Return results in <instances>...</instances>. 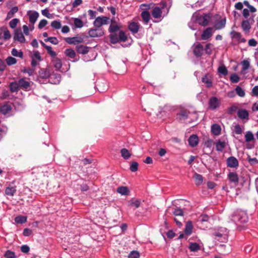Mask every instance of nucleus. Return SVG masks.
I'll use <instances>...</instances> for the list:
<instances>
[{"label":"nucleus","mask_w":258,"mask_h":258,"mask_svg":"<svg viewBox=\"0 0 258 258\" xmlns=\"http://www.w3.org/2000/svg\"><path fill=\"white\" fill-rule=\"evenodd\" d=\"M228 178L230 181L233 183L235 185L238 184L239 178L236 172H229L228 174Z\"/></svg>","instance_id":"412c9836"},{"label":"nucleus","mask_w":258,"mask_h":258,"mask_svg":"<svg viewBox=\"0 0 258 258\" xmlns=\"http://www.w3.org/2000/svg\"><path fill=\"white\" fill-rule=\"evenodd\" d=\"M188 142L191 147H195L199 143V138L196 135H192L189 137Z\"/></svg>","instance_id":"aec40b11"},{"label":"nucleus","mask_w":258,"mask_h":258,"mask_svg":"<svg viewBox=\"0 0 258 258\" xmlns=\"http://www.w3.org/2000/svg\"><path fill=\"white\" fill-rule=\"evenodd\" d=\"M118 38L119 41L122 42H125L126 41L127 37L125 33L123 31L121 30L119 32Z\"/></svg>","instance_id":"a18cd8bd"},{"label":"nucleus","mask_w":258,"mask_h":258,"mask_svg":"<svg viewBox=\"0 0 258 258\" xmlns=\"http://www.w3.org/2000/svg\"><path fill=\"white\" fill-rule=\"evenodd\" d=\"M227 166L230 168H237L239 165L238 160L234 156H230L226 160Z\"/></svg>","instance_id":"9b49d317"},{"label":"nucleus","mask_w":258,"mask_h":258,"mask_svg":"<svg viewBox=\"0 0 258 258\" xmlns=\"http://www.w3.org/2000/svg\"><path fill=\"white\" fill-rule=\"evenodd\" d=\"M245 139L246 142H250L254 140V136L252 133L250 131H247L245 135Z\"/></svg>","instance_id":"a19ab883"},{"label":"nucleus","mask_w":258,"mask_h":258,"mask_svg":"<svg viewBox=\"0 0 258 258\" xmlns=\"http://www.w3.org/2000/svg\"><path fill=\"white\" fill-rule=\"evenodd\" d=\"M171 5L167 6V3L162 1L159 6H156L152 11V15L154 18L158 19L161 17L162 13H164V16H166L169 11Z\"/></svg>","instance_id":"f257e3e1"},{"label":"nucleus","mask_w":258,"mask_h":258,"mask_svg":"<svg viewBox=\"0 0 258 258\" xmlns=\"http://www.w3.org/2000/svg\"><path fill=\"white\" fill-rule=\"evenodd\" d=\"M11 52L13 56L19 57L20 58H22L23 56V53L22 51H18L16 48H13Z\"/></svg>","instance_id":"8fccbe9b"},{"label":"nucleus","mask_w":258,"mask_h":258,"mask_svg":"<svg viewBox=\"0 0 258 258\" xmlns=\"http://www.w3.org/2000/svg\"><path fill=\"white\" fill-rule=\"evenodd\" d=\"M212 28L208 27L204 30L201 35L202 40H207L212 36Z\"/></svg>","instance_id":"a211bd4d"},{"label":"nucleus","mask_w":258,"mask_h":258,"mask_svg":"<svg viewBox=\"0 0 258 258\" xmlns=\"http://www.w3.org/2000/svg\"><path fill=\"white\" fill-rule=\"evenodd\" d=\"M202 81L208 88H210L212 86V77L209 74H206L202 78Z\"/></svg>","instance_id":"f3484780"},{"label":"nucleus","mask_w":258,"mask_h":258,"mask_svg":"<svg viewBox=\"0 0 258 258\" xmlns=\"http://www.w3.org/2000/svg\"><path fill=\"white\" fill-rule=\"evenodd\" d=\"M226 143L225 141L218 140L215 143L216 150L219 152H222L226 147Z\"/></svg>","instance_id":"393cba45"},{"label":"nucleus","mask_w":258,"mask_h":258,"mask_svg":"<svg viewBox=\"0 0 258 258\" xmlns=\"http://www.w3.org/2000/svg\"><path fill=\"white\" fill-rule=\"evenodd\" d=\"M117 192L121 195H127L130 192V190L127 186H121L117 187Z\"/></svg>","instance_id":"f704fd0d"},{"label":"nucleus","mask_w":258,"mask_h":258,"mask_svg":"<svg viewBox=\"0 0 258 258\" xmlns=\"http://www.w3.org/2000/svg\"><path fill=\"white\" fill-rule=\"evenodd\" d=\"M230 35L232 39L237 40L238 43H244L246 42V39L242 37V35L239 32L232 31Z\"/></svg>","instance_id":"1a4fd4ad"},{"label":"nucleus","mask_w":258,"mask_h":258,"mask_svg":"<svg viewBox=\"0 0 258 258\" xmlns=\"http://www.w3.org/2000/svg\"><path fill=\"white\" fill-rule=\"evenodd\" d=\"M48 23V21L45 19L41 20L38 25V28L39 29H41L45 27Z\"/></svg>","instance_id":"69168bd1"},{"label":"nucleus","mask_w":258,"mask_h":258,"mask_svg":"<svg viewBox=\"0 0 258 258\" xmlns=\"http://www.w3.org/2000/svg\"><path fill=\"white\" fill-rule=\"evenodd\" d=\"M110 23V18L106 16L97 17L93 22L95 27L101 28L102 25L108 24Z\"/></svg>","instance_id":"39448f33"},{"label":"nucleus","mask_w":258,"mask_h":258,"mask_svg":"<svg viewBox=\"0 0 258 258\" xmlns=\"http://www.w3.org/2000/svg\"><path fill=\"white\" fill-rule=\"evenodd\" d=\"M128 29L132 33H137L139 31V24L138 23L132 22L128 25Z\"/></svg>","instance_id":"a878e982"},{"label":"nucleus","mask_w":258,"mask_h":258,"mask_svg":"<svg viewBox=\"0 0 258 258\" xmlns=\"http://www.w3.org/2000/svg\"><path fill=\"white\" fill-rule=\"evenodd\" d=\"M242 71L244 72L248 69L250 67V62L248 59H244L241 62Z\"/></svg>","instance_id":"79ce46f5"},{"label":"nucleus","mask_w":258,"mask_h":258,"mask_svg":"<svg viewBox=\"0 0 258 258\" xmlns=\"http://www.w3.org/2000/svg\"><path fill=\"white\" fill-rule=\"evenodd\" d=\"M64 41L70 44L76 45L82 43L84 41V39L81 37H73L65 38Z\"/></svg>","instance_id":"9d476101"},{"label":"nucleus","mask_w":258,"mask_h":258,"mask_svg":"<svg viewBox=\"0 0 258 258\" xmlns=\"http://www.w3.org/2000/svg\"><path fill=\"white\" fill-rule=\"evenodd\" d=\"M18 83L20 88L27 89L30 87V82L24 78L19 80Z\"/></svg>","instance_id":"c756f323"},{"label":"nucleus","mask_w":258,"mask_h":258,"mask_svg":"<svg viewBox=\"0 0 258 258\" xmlns=\"http://www.w3.org/2000/svg\"><path fill=\"white\" fill-rule=\"evenodd\" d=\"M141 17L145 24H147L150 20V14L148 11H143L141 13Z\"/></svg>","instance_id":"473e14b6"},{"label":"nucleus","mask_w":258,"mask_h":258,"mask_svg":"<svg viewBox=\"0 0 258 258\" xmlns=\"http://www.w3.org/2000/svg\"><path fill=\"white\" fill-rule=\"evenodd\" d=\"M29 16V20L30 23L34 24L39 17V14L36 11H29L27 12Z\"/></svg>","instance_id":"2eb2a0df"},{"label":"nucleus","mask_w":258,"mask_h":258,"mask_svg":"<svg viewBox=\"0 0 258 258\" xmlns=\"http://www.w3.org/2000/svg\"><path fill=\"white\" fill-rule=\"evenodd\" d=\"M12 107L8 103H5L0 107V112L3 115L7 114L11 110Z\"/></svg>","instance_id":"4be33fe9"},{"label":"nucleus","mask_w":258,"mask_h":258,"mask_svg":"<svg viewBox=\"0 0 258 258\" xmlns=\"http://www.w3.org/2000/svg\"><path fill=\"white\" fill-rule=\"evenodd\" d=\"M19 89L20 87L18 81L13 82L10 84V89L12 92H17Z\"/></svg>","instance_id":"72a5a7b5"},{"label":"nucleus","mask_w":258,"mask_h":258,"mask_svg":"<svg viewBox=\"0 0 258 258\" xmlns=\"http://www.w3.org/2000/svg\"><path fill=\"white\" fill-rule=\"evenodd\" d=\"M60 80L61 75L60 74L53 73L49 76V81L52 84H58Z\"/></svg>","instance_id":"6ab92c4d"},{"label":"nucleus","mask_w":258,"mask_h":258,"mask_svg":"<svg viewBox=\"0 0 258 258\" xmlns=\"http://www.w3.org/2000/svg\"><path fill=\"white\" fill-rule=\"evenodd\" d=\"M74 25L76 27L81 28L83 26V21L79 18L74 19Z\"/></svg>","instance_id":"09e8293b"},{"label":"nucleus","mask_w":258,"mask_h":258,"mask_svg":"<svg viewBox=\"0 0 258 258\" xmlns=\"http://www.w3.org/2000/svg\"><path fill=\"white\" fill-rule=\"evenodd\" d=\"M141 201L140 199L132 198L127 202L128 206L138 208L141 205Z\"/></svg>","instance_id":"5701e85b"},{"label":"nucleus","mask_w":258,"mask_h":258,"mask_svg":"<svg viewBox=\"0 0 258 258\" xmlns=\"http://www.w3.org/2000/svg\"><path fill=\"white\" fill-rule=\"evenodd\" d=\"M45 42H50L53 44L56 45L58 43V41L57 38L55 37H50L44 39Z\"/></svg>","instance_id":"864d4df0"},{"label":"nucleus","mask_w":258,"mask_h":258,"mask_svg":"<svg viewBox=\"0 0 258 258\" xmlns=\"http://www.w3.org/2000/svg\"><path fill=\"white\" fill-rule=\"evenodd\" d=\"M241 27L245 31H248L250 29V24L247 20H244L242 22Z\"/></svg>","instance_id":"c03bdc74"},{"label":"nucleus","mask_w":258,"mask_h":258,"mask_svg":"<svg viewBox=\"0 0 258 258\" xmlns=\"http://www.w3.org/2000/svg\"><path fill=\"white\" fill-rule=\"evenodd\" d=\"M193 229L192 223L191 221H187L186 223L184 233L187 235H190L192 233Z\"/></svg>","instance_id":"c85d7f7f"},{"label":"nucleus","mask_w":258,"mask_h":258,"mask_svg":"<svg viewBox=\"0 0 258 258\" xmlns=\"http://www.w3.org/2000/svg\"><path fill=\"white\" fill-rule=\"evenodd\" d=\"M231 220L236 224L246 223L248 216L246 212L242 210H237L232 215Z\"/></svg>","instance_id":"f03ea898"},{"label":"nucleus","mask_w":258,"mask_h":258,"mask_svg":"<svg viewBox=\"0 0 258 258\" xmlns=\"http://www.w3.org/2000/svg\"><path fill=\"white\" fill-rule=\"evenodd\" d=\"M88 34L91 37H99L104 34V31L103 28L96 27V28L90 29Z\"/></svg>","instance_id":"6e6552de"},{"label":"nucleus","mask_w":258,"mask_h":258,"mask_svg":"<svg viewBox=\"0 0 258 258\" xmlns=\"http://www.w3.org/2000/svg\"><path fill=\"white\" fill-rule=\"evenodd\" d=\"M4 256L6 258H16L15 253L10 250H8L6 251Z\"/></svg>","instance_id":"603ef678"},{"label":"nucleus","mask_w":258,"mask_h":258,"mask_svg":"<svg viewBox=\"0 0 258 258\" xmlns=\"http://www.w3.org/2000/svg\"><path fill=\"white\" fill-rule=\"evenodd\" d=\"M226 19L224 18L220 21L215 23L214 28L216 30H220L224 28L226 25Z\"/></svg>","instance_id":"7c9ffc66"},{"label":"nucleus","mask_w":258,"mask_h":258,"mask_svg":"<svg viewBox=\"0 0 258 258\" xmlns=\"http://www.w3.org/2000/svg\"><path fill=\"white\" fill-rule=\"evenodd\" d=\"M230 80L231 81V82L233 83H236L239 82V77L236 74H232L230 76Z\"/></svg>","instance_id":"4d7b16f0"},{"label":"nucleus","mask_w":258,"mask_h":258,"mask_svg":"<svg viewBox=\"0 0 258 258\" xmlns=\"http://www.w3.org/2000/svg\"><path fill=\"white\" fill-rule=\"evenodd\" d=\"M120 153L121 156L125 159H128L131 156L129 151L125 148L122 149L120 151Z\"/></svg>","instance_id":"ea45409f"},{"label":"nucleus","mask_w":258,"mask_h":258,"mask_svg":"<svg viewBox=\"0 0 258 258\" xmlns=\"http://www.w3.org/2000/svg\"><path fill=\"white\" fill-rule=\"evenodd\" d=\"M221 127L220 125L215 123L211 126V132L215 136H218L221 134Z\"/></svg>","instance_id":"bb28decb"},{"label":"nucleus","mask_w":258,"mask_h":258,"mask_svg":"<svg viewBox=\"0 0 258 258\" xmlns=\"http://www.w3.org/2000/svg\"><path fill=\"white\" fill-rule=\"evenodd\" d=\"M6 62L9 66L13 65L17 62V60L15 58L12 56H9L6 59Z\"/></svg>","instance_id":"5fc2aeb1"},{"label":"nucleus","mask_w":258,"mask_h":258,"mask_svg":"<svg viewBox=\"0 0 258 258\" xmlns=\"http://www.w3.org/2000/svg\"><path fill=\"white\" fill-rule=\"evenodd\" d=\"M35 70V68L31 69L30 68H25L22 71L23 72L25 73H27L29 76L33 75L34 72Z\"/></svg>","instance_id":"0e129e2a"},{"label":"nucleus","mask_w":258,"mask_h":258,"mask_svg":"<svg viewBox=\"0 0 258 258\" xmlns=\"http://www.w3.org/2000/svg\"><path fill=\"white\" fill-rule=\"evenodd\" d=\"M19 20L17 18L13 19L9 22L10 27L14 29L16 27L17 24L18 23Z\"/></svg>","instance_id":"6e6d98bb"},{"label":"nucleus","mask_w":258,"mask_h":258,"mask_svg":"<svg viewBox=\"0 0 258 258\" xmlns=\"http://www.w3.org/2000/svg\"><path fill=\"white\" fill-rule=\"evenodd\" d=\"M234 132L237 135H240L242 134V131L240 126L239 124H236L234 126Z\"/></svg>","instance_id":"774afa93"},{"label":"nucleus","mask_w":258,"mask_h":258,"mask_svg":"<svg viewBox=\"0 0 258 258\" xmlns=\"http://www.w3.org/2000/svg\"><path fill=\"white\" fill-rule=\"evenodd\" d=\"M140 253L138 251L133 250L131 251L128 255V258H139Z\"/></svg>","instance_id":"13d9d810"},{"label":"nucleus","mask_w":258,"mask_h":258,"mask_svg":"<svg viewBox=\"0 0 258 258\" xmlns=\"http://www.w3.org/2000/svg\"><path fill=\"white\" fill-rule=\"evenodd\" d=\"M64 54L71 59H74L76 56L75 50L72 48H67L64 51Z\"/></svg>","instance_id":"c9c22d12"},{"label":"nucleus","mask_w":258,"mask_h":258,"mask_svg":"<svg viewBox=\"0 0 258 258\" xmlns=\"http://www.w3.org/2000/svg\"><path fill=\"white\" fill-rule=\"evenodd\" d=\"M212 47V44L211 43H208V44H206V45L205 46V50L206 53H207L208 54H210L212 53V49H211Z\"/></svg>","instance_id":"338daca9"},{"label":"nucleus","mask_w":258,"mask_h":258,"mask_svg":"<svg viewBox=\"0 0 258 258\" xmlns=\"http://www.w3.org/2000/svg\"><path fill=\"white\" fill-rule=\"evenodd\" d=\"M130 169L132 172H136L138 169V163L137 162H133L130 166Z\"/></svg>","instance_id":"e2e57ef3"},{"label":"nucleus","mask_w":258,"mask_h":258,"mask_svg":"<svg viewBox=\"0 0 258 258\" xmlns=\"http://www.w3.org/2000/svg\"><path fill=\"white\" fill-rule=\"evenodd\" d=\"M189 249L191 251H197L200 249V246L196 242H191L189 245Z\"/></svg>","instance_id":"4c0bfd02"},{"label":"nucleus","mask_w":258,"mask_h":258,"mask_svg":"<svg viewBox=\"0 0 258 258\" xmlns=\"http://www.w3.org/2000/svg\"><path fill=\"white\" fill-rule=\"evenodd\" d=\"M211 19V16L210 14H204L203 15H197L196 20L197 22L202 26H206L208 25Z\"/></svg>","instance_id":"20e7f679"},{"label":"nucleus","mask_w":258,"mask_h":258,"mask_svg":"<svg viewBox=\"0 0 258 258\" xmlns=\"http://www.w3.org/2000/svg\"><path fill=\"white\" fill-rule=\"evenodd\" d=\"M110 41L112 44H116L119 41V38L116 34H111L109 35Z\"/></svg>","instance_id":"37998d69"},{"label":"nucleus","mask_w":258,"mask_h":258,"mask_svg":"<svg viewBox=\"0 0 258 258\" xmlns=\"http://www.w3.org/2000/svg\"><path fill=\"white\" fill-rule=\"evenodd\" d=\"M52 63L53 66L56 70H59L62 67V63L60 59L56 57V56L52 57Z\"/></svg>","instance_id":"b1692460"},{"label":"nucleus","mask_w":258,"mask_h":258,"mask_svg":"<svg viewBox=\"0 0 258 258\" xmlns=\"http://www.w3.org/2000/svg\"><path fill=\"white\" fill-rule=\"evenodd\" d=\"M45 48L47 50L48 53L51 57L56 56V53L52 50L51 46L47 45Z\"/></svg>","instance_id":"680f3d73"},{"label":"nucleus","mask_w":258,"mask_h":258,"mask_svg":"<svg viewBox=\"0 0 258 258\" xmlns=\"http://www.w3.org/2000/svg\"><path fill=\"white\" fill-rule=\"evenodd\" d=\"M218 72L224 76H226L228 74V71L224 66H220L218 68Z\"/></svg>","instance_id":"bf43d9fd"},{"label":"nucleus","mask_w":258,"mask_h":258,"mask_svg":"<svg viewBox=\"0 0 258 258\" xmlns=\"http://www.w3.org/2000/svg\"><path fill=\"white\" fill-rule=\"evenodd\" d=\"M119 27L117 25L111 24L108 28L110 33H115L119 29Z\"/></svg>","instance_id":"3c124183"},{"label":"nucleus","mask_w":258,"mask_h":258,"mask_svg":"<svg viewBox=\"0 0 258 258\" xmlns=\"http://www.w3.org/2000/svg\"><path fill=\"white\" fill-rule=\"evenodd\" d=\"M76 50L80 54H85L89 52V47L83 45H79L76 46Z\"/></svg>","instance_id":"cd10ccee"},{"label":"nucleus","mask_w":258,"mask_h":258,"mask_svg":"<svg viewBox=\"0 0 258 258\" xmlns=\"http://www.w3.org/2000/svg\"><path fill=\"white\" fill-rule=\"evenodd\" d=\"M235 90L236 91V94L240 97H244L245 96V91L244 90L242 89L239 86H237L235 89Z\"/></svg>","instance_id":"de8ad7c7"},{"label":"nucleus","mask_w":258,"mask_h":258,"mask_svg":"<svg viewBox=\"0 0 258 258\" xmlns=\"http://www.w3.org/2000/svg\"><path fill=\"white\" fill-rule=\"evenodd\" d=\"M209 108L212 110H215L219 108L221 105V100L215 96H212L209 98Z\"/></svg>","instance_id":"423d86ee"},{"label":"nucleus","mask_w":258,"mask_h":258,"mask_svg":"<svg viewBox=\"0 0 258 258\" xmlns=\"http://www.w3.org/2000/svg\"><path fill=\"white\" fill-rule=\"evenodd\" d=\"M173 214L175 216H183V212L180 208L177 207L173 209Z\"/></svg>","instance_id":"052dcab7"},{"label":"nucleus","mask_w":258,"mask_h":258,"mask_svg":"<svg viewBox=\"0 0 258 258\" xmlns=\"http://www.w3.org/2000/svg\"><path fill=\"white\" fill-rule=\"evenodd\" d=\"M212 235L219 237L220 241L226 242L228 240V231L226 228L220 227L212 233Z\"/></svg>","instance_id":"7ed1b4c3"},{"label":"nucleus","mask_w":258,"mask_h":258,"mask_svg":"<svg viewBox=\"0 0 258 258\" xmlns=\"http://www.w3.org/2000/svg\"><path fill=\"white\" fill-rule=\"evenodd\" d=\"M203 50L204 48L203 45L199 43L194 46L193 49L194 54L196 57H199L202 55Z\"/></svg>","instance_id":"dca6fc26"},{"label":"nucleus","mask_w":258,"mask_h":258,"mask_svg":"<svg viewBox=\"0 0 258 258\" xmlns=\"http://www.w3.org/2000/svg\"><path fill=\"white\" fill-rule=\"evenodd\" d=\"M190 115V113L187 110H182L177 113L176 119L179 122L184 123L189 118Z\"/></svg>","instance_id":"0eeeda50"},{"label":"nucleus","mask_w":258,"mask_h":258,"mask_svg":"<svg viewBox=\"0 0 258 258\" xmlns=\"http://www.w3.org/2000/svg\"><path fill=\"white\" fill-rule=\"evenodd\" d=\"M27 217L24 216H18L15 218V221L17 223L23 224L27 221Z\"/></svg>","instance_id":"58836bf2"},{"label":"nucleus","mask_w":258,"mask_h":258,"mask_svg":"<svg viewBox=\"0 0 258 258\" xmlns=\"http://www.w3.org/2000/svg\"><path fill=\"white\" fill-rule=\"evenodd\" d=\"M51 26L55 29H59L61 27V24L59 20H54L51 23Z\"/></svg>","instance_id":"49530a36"},{"label":"nucleus","mask_w":258,"mask_h":258,"mask_svg":"<svg viewBox=\"0 0 258 258\" xmlns=\"http://www.w3.org/2000/svg\"><path fill=\"white\" fill-rule=\"evenodd\" d=\"M194 178L195 179V183L197 185H200L202 184L203 181V177L201 174L195 173L194 175Z\"/></svg>","instance_id":"e433bc0d"},{"label":"nucleus","mask_w":258,"mask_h":258,"mask_svg":"<svg viewBox=\"0 0 258 258\" xmlns=\"http://www.w3.org/2000/svg\"><path fill=\"white\" fill-rule=\"evenodd\" d=\"M237 116L242 120H249V113L245 109H239L237 111Z\"/></svg>","instance_id":"ddd939ff"},{"label":"nucleus","mask_w":258,"mask_h":258,"mask_svg":"<svg viewBox=\"0 0 258 258\" xmlns=\"http://www.w3.org/2000/svg\"><path fill=\"white\" fill-rule=\"evenodd\" d=\"M14 39L21 43H25L26 41L21 29H16L15 31Z\"/></svg>","instance_id":"4468645a"},{"label":"nucleus","mask_w":258,"mask_h":258,"mask_svg":"<svg viewBox=\"0 0 258 258\" xmlns=\"http://www.w3.org/2000/svg\"><path fill=\"white\" fill-rule=\"evenodd\" d=\"M16 186H9L5 189V194L7 196H13L16 192Z\"/></svg>","instance_id":"2f4dec72"},{"label":"nucleus","mask_w":258,"mask_h":258,"mask_svg":"<svg viewBox=\"0 0 258 258\" xmlns=\"http://www.w3.org/2000/svg\"><path fill=\"white\" fill-rule=\"evenodd\" d=\"M31 66L32 68H35L39 64V62L41 60V57L39 51H35L31 56Z\"/></svg>","instance_id":"f8f14e48"}]
</instances>
